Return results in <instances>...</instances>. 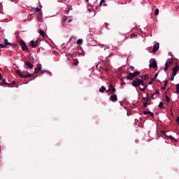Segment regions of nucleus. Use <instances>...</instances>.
Instances as JSON below:
<instances>
[{
	"mask_svg": "<svg viewBox=\"0 0 179 179\" xmlns=\"http://www.w3.org/2000/svg\"><path fill=\"white\" fill-rule=\"evenodd\" d=\"M141 85H143V80L139 78H136L133 82H131V85L134 86V87H139Z\"/></svg>",
	"mask_w": 179,
	"mask_h": 179,
	"instance_id": "f257e3e1",
	"label": "nucleus"
},
{
	"mask_svg": "<svg viewBox=\"0 0 179 179\" xmlns=\"http://www.w3.org/2000/svg\"><path fill=\"white\" fill-rule=\"evenodd\" d=\"M16 73L18 75V76H20V78H22L23 79H27V78H31V76H33V74H30L27 71H26L27 75H24L23 74V72L20 71V70H17Z\"/></svg>",
	"mask_w": 179,
	"mask_h": 179,
	"instance_id": "f03ea898",
	"label": "nucleus"
},
{
	"mask_svg": "<svg viewBox=\"0 0 179 179\" xmlns=\"http://www.w3.org/2000/svg\"><path fill=\"white\" fill-rule=\"evenodd\" d=\"M20 45L22 51H27L29 50V48H27V45H26V43H24V41L23 40L20 41Z\"/></svg>",
	"mask_w": 179,
	"mask_h": 179,
	"instance_id": "7ed1b4c3",
	"label": "nucleus"
},
{
	"mask_svg": "<svg viewBox=\"0 0 179 179\" xmlns=\"http://www.w3.org/2000/svg\"><path fill=\"white\" fill-rule=\"evenodd\" d=\"M135 77H134V74L133 73H129L127 76L122 78L120 79L121 82H122V80H124V79H127V80H132V79H134Z\"/></svg>",
	"mask_w": 179,
	"mask_h": 179,
	"instance_id": "20e7f679",
	"label": "nucleus"
},
{
	"mask_svg": "<svg viewBox=\"0 0 179 179\" xmlns=\"http://www.w3.org/2000/svg\"><path fill=\"white\" fill-rule=\"evenodd\" d=\"M150 63L149 66L150 68H153L154 69H156L157 68V63L156 62L155 59H151L150 60Z\"/></svg>",
	"mask_w": 179,
	"mask_h": 179,
	"instance_id": "39448f33",
	"label": "nucleus"
},
{
	"mask_svg": "<svg viewBox=\"0 0 179 179\" xmlns=\"http://www.w3.org/2000/svg\"><path fill=\"white\" fill-rule=\"evenodd\" d=\"M116 91H117V90L115 89V87H114V85L110 84L109 85V89L106 92H107V93H108V92H110V94H115Z\"/></svg>",
	"mask_w": 179,
	"mask_h": 179,
	"instance_id": "423d86ee",
	"label": "nucleus"
},
{
	"mask_svg": "<svg viewBox=\"0 0 179 179\" xmlns=\"http://www.w3.org/2000/svg\"><path fill=\"white\" fill-rule=\"evenodd\" d=\"M24 64L26 69H33V68L34 67V65L30 62H25Z\"/></svg>",
	"mask_w": 179,
	"mask_h": 179,
	"instance_id": "0eeeda50",
	"label": "nucleus"
},
{
	"mask_svg": "<svg viewBox=\"0 0 179 179\" xmlns=\"http://www.w3.org/2000/svg\"><path fill=\"white\" fill-rule=\"evenodd\" d=\"M112 94L110 96V101H117V100H118V97L117 96V94Z\"/></svg>",
	"mask_w": 179,
	"mask_h": 179,
	"instance_id": "6e6552de",
	"label": "nucleus"
},
{
	"mask_svg": "<svg viewBox=\"0 0 179 179\" xmlns=\"http://www.w3.org/2000/svg\"><path fill=\"white\" fill-rule=\"evenodd\" d=\"M159 43H156L154 46H153V49H152V52H157V51H159Z\"/></svg>",
	"mask_w": 179,
	"mask_h": 179,
	"instance_id": "1a4fd4ad",
	"label": "nucleus"
},
{
	"mask_svg": "<svg viewBox=\"0 0 179 179\" xmlns=\"http://www.w3.org/2000/svg\"><path fill=\"white\" fill-rule=\"evenodd\" d=\"M179 71V66L178 65H176L175 67L173 68L172 69V75L173 76H176L177 75V71Z\"/></svg>",
	"mask_w": 179,
	"mask_h": 179,
	"instance_id": "9d476101",
	"label": "nucleus"
},
{
	"mask_svg": "<svg viewBox=\"0 0 179 179\" xmlns=\"http://www.w3.org/2000/svg\"><path fill=\"white\" fill-rule=\"evenodd\" d=\"M38 45V41H31V46L32 47V48H36L37 46Z\"/></svg>",
	"mask_w": 179,
	"mask_h": 179,
	"instance_id": "9b49d317",
	"label": "nucleus"
},
{
	"mask_svg": "<svg viewBox=\"0 0 179 179\" xmlns=\"http://www.w3.org/2000/svg\"><path fill=\"white\" fill-rule=\"evenodd\" d=\"M138 78H141V79H143V82H145V80H148V79H149V74L139 76Z\"/></svg>",
	"mask_w": 179,
	"mask_h": 179,
	"instance_id": "f8f14e48",
	"label": "nucleus"
},
{
	"mask_svg": "<svg viewBox=\"0 0 179 179\" xmlns=\"http://www.w3.org/2000/svg\"><path fill=\"white\" fill-rule=\"evenodd\" d=\"M39 71H41V64H38L37 67L35 68L34 73H38Z\"/></svg>",
	"mask_w": 179,
	"mask_h": 179,
	"instance_id": "ddd939ff",
	"label": "nucleus"
},
{
	"mask_svg": "<svg viewBox=\"0 0 179 179\" xmlns=\"http://www.w3.org/2000/svg\"><path fill=\"white\" fill-rule=\"evenodd\" d=\"M143 114L144 115H148V114H150V115H151L152 118L155 117V114L150 111L145 110L143 112Z\"/></svg>",
	"mask_w": 179,
	"mask_h": 179,
	"instance_id": "4468645a",
	"label": "nucleus"
},
{
	"mask_svg": "<svg viewBox=\"0 0 179 179\" xmlns=\"http://www.w3.org/2000/svg\"><path fill=\"white\" fill-rule=\"evenodd\" d=\"M3 43L6 47H8V45H10V46L13 45V44L10 42L8 41V39H4Z\"/></svg>",
	"mask_w": 179,
	"mask_h": 179,
	"instance_id": "2eb2a0df",
	"label": "nucleus"
},
{
	"mask_svg": "<svg viewBox=\"0 0 179 179\" xmlns=\"http://www.w3.org/2000/svg\"><path fill=\"white\" fill-rule=\"evenodd\" d=\"M39 34L41 36V37H45V33L43 29H39L38 31Z\"/></svg>",
	"mask_w": 179,
	"mask_h": 179,
	"instance_id": "dca6fc26",
	"label": "nucleus"
},
{
	"mask_svg": "<svg viewBox=\"0 0 179 179\" xmlns=\"http://www.w3.org/2000/svg\"><path fill=\"white\" fill-rule=\"evenodd\" d=\"M133 73V76L134 78H136V76H139V75H141V72L140 71H134Z\"/></svg>",
	"mask_w": 179,
	"mask_h": 179,
	"instance_id": "f3484780",
	"label": "nucleus"
},
{
	"mask_svg": "<svg viewBox=\"0 0 179 179\" xmlns=\"http://www.w3.org/2000/svg\"><path fill=\"white\" fill-rule=\"evenodd\" d=\"M2 83L3 85H8V87H10V83H6V80L4 78L2 80Z\"/></svg>",
	"mask_w": 179,
	"mask_h": 179,
	"instance_id": "a211bd4d",
	"label": "nucleus"
},
{
	"mask_svg": "<svg viewBox=\"0 0 179 179\" xmlns=\"http://www.w3.org/2000/svg\"><path fill=\"white\" fill-rule=\"evenodd\" d=\"M100 93H104L106 92V87L104 86H102L101 88H99Z\"/></svg>",
	"mask_w": 179,
	"mask_h": 179,
	"instance_id": "6ab92c4d",
	"label": "nucleus"
},
{
	"mask_svg": "<svg viewBox=\"0 0 179 179\" xmlns=\"http://www.w3.org/2000/svg\"><path fill=\"white\" fill-rule=\"evenodd\" d=\"M143 100H145V103H148L149 101V100H150V97H149V94H147V99L145 97L143 98Z\"/></svg>",
	"mask_w": 179,
	"mask_h": 179,
	"instance_id": "aec40b11",
	"label": "nucleus"
},
{
	"mask_svg": "<svg viewBox=\"0 0 179 179\" xmlns=\"http://www.w3.org/2000/svg\"><path fill=\"white\" fill-rule=\"evenodd\" d=\"M169 139H171V141H173L175 142V143H177V139H176L174 137H173L172 136H169Z\"/></svg>",
	"mask_w": 179,
	"mask_h": 179,
	"instance_id": "412c9836",
	"label": "nucleus"
},
{
	"mask_svg": "<svg viewBox=\"0 0 179 179\" xmlns=\"http://www.w3.org/2000/svg\"><path fill=\"white\" fill-rule=\"evenodd\" d=\"M77 44H79V45L83 44V40H82V39H78V40L77 41Z\"/></svg>",
	"mask_w": 179,
	"mask_h": 179,
	"instance_id": "4be33fe9",
	"label": "nucleus"
},
{
	"mask_svg": "<svg viewBox=\"0 0 179 179\" xmlns=\"http://www.w3.org/2000/svg\"><path fill=\"white\" fill-rule=\"evenodd\" d=\"M165 97L166 103H170V97H169L167 95H166Z\"/></svg>",
	"mask_w": 179,
	"mask_h": 179,
	"instance_id": "5701e85b",
	"label": "nucleus"
},
{
	"mask_svg": "<svg viewBox=\"0 0 179 179\" xmlns=\"http://www.w3.org/2000/svg\"><path fill=\"white\" fill-rule=\"evenodd\" d=\"M40 10H41V9L39 8H34V11H35V12L38 13V12H40Z\"/></svg>",
	"mask_w": 179,
	"mask_h": 179,
	"instance_id": "b1692460",
	"label": "nucleus"
},
{
	"mask_svg": "<svg viewBox=\"0 0 179 179\" xmlns=\"http://www.w3.org/2000/svg\"><path fill=\"white\" fill-rule=\"evenodd\" d=\"M159 75V71L155 75V77L152 78V80H156V78H157Z\"/></svg>",
	"mask_w": 179,
	"mask_h": 179,
	"instance_id": "393cba45",
	"label": "nucleus"
},
{
	"mask_svg": "<svg viewBox=\"0 0 179 179\" xmlns=\"http://www.w3.org/2000/svg\"><path fill=\"white\" fill-rule=\"evenodd\" d=\"M163 106H164V103L163 102H159V108H163Z\"/></svg>",
	"mask_w": 179,
	"mask_h": 179,
	"instance_id": "a878e982",
	"label": "nucleus"
},
{
	"mask_svg": "<svg viewBox=\"0 0 179 179\" xmlns=\"http://www.w3.org/2000/svg\"><path fill=\"white\" fill-rule=\"evenodd\" d=\"M0 48H6V45L0 43Z\"/></svg>",
	"mask_w": 179,
	"mask_h": 179,
	"instance_id": "bb28decb",
	"label": "nucleus"
},
{
	"mask_svg": "<svg viewBox=\"0 0 179 179\" xmlns=\"http://www.w3.org/2000/svg\"><path fill=\"white\" fill-rule=\"evenodd\" d=\"M155 15L156 16H157V15H159V8H156V9H155Z\"/></svg>",
	"mask_w": 179,
	"mask_h": 179,
	"instance_id": "cd10ccee",
	"label": "nucleus"
},
{
	"mask_svg": "<svg viewBox=\"0 0 179 179\" xmlns=\"http://www.w3.org/2000/svg\"><path fill=\"white\" fill-rule=\"evenodd\" d=\"M157 97V95H156V94H153L152 95V96H151V98L153 99V100H155V99H156Z\"/></svg>",
	"mask_w": 179,
	"mask_h": 179,
	"instance_id": "c85d7f7f",
	"label": "nucleus"
},
{
	"mask_svg": "<svg viewBox=\"0 0 179 179\" xmlns=\"http://www.w3.org/2000/svg\"><path fill=\"white\" fill-rule=\"evenodd\" d=\"M136 36H138V35H136L135 33H133L131 34L130 37H131V38H134V37H136Z\"/></svg>",
	"mask_w": 179,
	"mask_h": 179,
	"instance_id": "c756f323",
	"label": "nucleus"
},
{
	"mask_svg": "<svg viewBox=\"0 0 179 179\" xmlns=\"http://www.w3.org/2000/svg\"><path fill=\"white\" fill-rule=\"evenodd\" d=\"M139 90L141 91V92H145V90H146V87H143V88H139Z\"/></svg>",
	"mask_w": 179,
	"mask_h": 179,
	"instance_id": "7c9ffc66",
	"label": "nucleus"
},
{
	"mask_svg": "<svg viewBox=\"0 0 179 179\" xmlns=\"http://www.w3.org/2000/svg\"><path fill=\"white\" fill-rule=\"evenodd\" d=\"M148 104H150V103L149 102H145L143 103V107H145V108H146V107H148Z\"/></svg>",
	"mask_w": 179,
	"mask_h": 179,
	"instance_id": "2f4dec72",
	"label": "nucleus"
},
{
	"mask_svg": "<svg viewBox=\"0 0 179 179\" xmlns=\"http://www.w3.org/2000/svg\"><path fill=\"white\" fill-rule=\"evenodd\" d=\"M78 64H79V62H78V60H74L73 62V65H75V66H76L78 65Z\"/></svg>",
	"mask_w": 179,
	"mask_h": 179,
	"instance_id": "473e14b6",
	"label": "nucleus"
},
{
	"mask_svg": "<svg viewBox=\"0 0 179 179\" xmlns=\"http://www.w3.org/2000/svg\"><path fill=\"white\" fill-rule=\"evenodd\" d=\"M174 76L173 74L171 75V78H169V80H174Z\"/></svg>",
	"mask_w": 179,
	"mask_h": 179,
	"instance_id": "72a5a7b5",
	"label": "nucleus"
},
{
	"mask_svg": "<svg viewBox=\"0 0 179 179\" xmlns=\"http://www.w3.org/2000/svg\"><path fill=\"white\" fill-rule=\"evenodd\" d=\"M166 64H168L169 66H170V65H173V61H171V60L168 61V62H166Z\"/></svg>",
	"mask_w": 179,
	"mask_h": 179,
	"instance_id": "f704fd0d",
	"label": "nucleus"
},
{
	"mask_svg": "<svg viewBox=\"0 0 179 179\" xmlns=\"http://www.w3.org/2000/svg\"><path fill=\"white\" fill-rule=\"evenodd\" d=\"M10 87H13V85H16V82H13L12 83H10Z\"/></svg>",
	"mask_w": 179,
	"mask_h": 179,
	"instance_id": "c9c22d12",
	"label": "nucleus"
},
{
	"mask_svg": "<svg viewBox=\"0 0 179 179\" xmlns=\"http://www.w3.org/2000/svg\"><path fill=\"white\" fill-rule=\"evenodd\" d=\"M141 86H144V87H148V85L145 84V81L143 80V84H141Z\"/></svg>",
	"mask_w": 179,
	"mask_h": 179,
	"instance_id": "e433bc0d",
	"label": "nucleus"
},
{
	"mask_svg": "<svg viewBox=\"0 0 179 179\" xmlns=\"http://www.w3.org/2000/svg\"><path fill=\"white\" fill-rule=\"evenodd\" d=\"M155 95H157V96H159V94H160V92H159V90H157L156 92H155V93H154Z\"/></svg>",
	"mask_w": 179,
	"mask_h": 179,
	"instance_id": "4c0bfd02",
	"label": "nucleus"
},
{
	"mask_svg": "<svg viewBox=\"0 0 179 179\" xmlns=\"http://www.w3.org/2000/svg\"><path fill=\"white\" fill-rule=\"evenodd\" d=\"M104 2H106V0H101L99 5L100 6L103 5V3H104Z\"/></svg>",
	"mask_w": 179,
	"mask_h": 179,
	"instance_id": "58836bf2",
	"label": "nucleus"
},
{
	"mask_svg": "<svg viewBox=\"0 0 179 179\" xmlns=\"http://www.w3.org/2000/svg\"><path fill=\"white\" fill-rule=\"evenodd\" d=\"M153 82H155V80H152L151 79V81L148 83V85H153Z\"/></svg>",
	"mask_w": 179,
	"mask_h": 179,
	"instance_id": "ea45409f",
	"label": "nucleus"
},
{
	"mask_svg": "<svg viewBox=\"0 0 179 179\" xmlns=\"http://www.w3.org/2000/svg\"><path fill=\"white\" fill-rule=\"evenodd\" d=\"M168 83H169V82L167 80H166L164 84V86H165V87L167 86Z\"/></svg>",
	"mask_w": 179,
	"mask_h": 179,
	"instance_id": "a19ab883",
	"label": "nucleus"
},
{
	"mask_svg": "<svg viewBox=\"0 0 179 179\" xmlns=\"http://www.w3.org/2000/svg\"><path fill=\"white\" fill-rule=\"evenodd\" d=\"M169 66H170L169 63H166L165 64V68H169Z\"/></svg>",
	"mask_w": 179,
	"mask_h": 179,
	"instance_id": "79ce46f5",
	"label": "nucleus"
},
{
	"mask_svg": "<svg viewBox=\"0 0 179 179\" xmlns=\"http://www.w3.org/2000/svg\"><path fill=\"white\" fill-rule=\"evenodd\" d=\"M169 69V68H167V67H165L164 69V71H165V72H167V70Z\"/></svg>",
	"mask_w": 179,
	"mask_h": 179,
	"instance_id": "37998d69",
	"label": "nucleus"
},
{
	"mask_svg": "<svg viewBox=\"0 0 179 179\" xmlns=\"http://www.w3.org/2000/svg\"><path fill=\"white\" fill-rule=\"evenodd\" d=\"M162 90H166V86L164 85L163 87H162Z\"/></svg>",
	"mask_w": 179,
	"mask_h": 179,
	"instance_id": "c03bdc74",
	"label": "nucleus"
},
{
	"mask_svg": "<svg viewBox=\"0 0 179 179\" xmlns=\"http://www.w3.org/2000/svg\"><path fill=\"white\" fill-rule=\"evenodd\" d=\"M103 71H105L106 72H108V69H103Z\"/></svg>",
	"mask_w": 179,
	"mask_h": 179,
	"instance_id": "a18cd8bd",
	"label": "nucleus"
},
{
	"mask_svg": "<svg viewBox=\"0 0 179 179\" xmlns=\"http://www.w3.org/2000/svg\"><path fill=\"white\" fill-rule=\"evenodd\" d=\"M176 89L179 90V84L176 85Z\"/></svg>",
	"mask_w": 179,
	"mask_h": 179,
	"instance_id": "49530a36",
	"label": "nucleus"
},
{
	"mask_svg": "<svg viewBox=\"0 0 179 179\" xmlns=\"http://www.w3.org/2000/svg\"><path fill=\"white\" fill-rule=\"evenodd\" d=\"M176 94H179V90L176 89Z\"/></svg>",
	"mask_w": 179,
	"mask_h": 179,
	"instance_id": "de8ad7c7",
	"label": "nucleus"
},
{
	"mask_svg": "<svg viewBox=\"0 0 179 179\" xmlns=\"http://www.w3.org/2000/svg\"><path fill=\"white\" fill-rule=\"evenodd\" d=\"M72 38H75V37L71 36V37L70 38V39H69V41H71V40H72Z\"/></svg>",
	"mask_w": 179,
	"mask_h": 179,
	"instance_id": "09e8293b",
	"label": "nucleus"
},
{
	"mask_svg": "<svg viewBox=\"0 0 179 179\" xmlns=\"http://www.w3.org/2000/svg\"><path fill=\"white\" fill-rule=\"evenodd\" d=\"M3 79V77L1 76V77H0V80H2Z\"/></svg>",
	"mask_w": 179,
	"mask_h": 179,
	"instance_id": "8fccbe9b",
	"label": "nucleus"
},
{
	"mask_svg": "<svg viewBox=\"0 0 179 179\" xmlns=\"http://www.w3.org/2000/svg\"><path fill=\"white\" fill-rule=\"evenodd\" d=\"M122 85H127L126 83H124V80H122Z\"/></svg>",
	"mask_w": 179,
	"mask_h": 179,
	"instance_id": "3c124183",
	"label": "nucleus"
},
{
	"mask_svg": "<svg viewBox=\"0 0 179 179\" xmlns=\"http://www.w3.org/2000/svg\"><path fill=\"white\" fill-rule=\"evenodd\" d=\"M108 57H106V62H108Z\"/></svg>",
	"mask_w": 179,
	"mask_h": 179,
	"instance_id": "603ef678",
	"label": "nucleus"
},
{
	"mask_svg": "<svg viewBox=\"0 0 179 179\" xmlns=\"http://www.w3.org/2000/svg\"><path fill=\"white\" fill-rule=\"evenodd\" d=\"M72 22V20H69V23Z\"/></svg>",
	"mask_w": 179,
	"mask_h": 179,
	"instance_id": "864d4df0",
	"label": "nucleus"
},
{
	"mask_svg": "<svg viewBox=\"0 0 179 179\" xmlns=\"http://www.w3.org/2000/svg\"><path fill=\"white\" fill-rule=\"evenodd\" d=\"M162 134H166V131H162Z\"/></svg>",
	"mask_w": 179,
	"mask_h": 179,
	"instance_id": "5fc2aeb1",
	"label": "nucleus"
},
{
	"mask_svg": "<svg viewBox=\"0 0 179 179\" xmlns=\"http://www.w3.org/2000/svg\"><path fill=\"white\" fill-rule=\"evenodd\" d=\"M0 86H3V85H2V83H0Z\"/></svg>",
	"mask_w": 179,
	"mask_h": 179,
	"instance_id": "6e6d98bb",
	"label": "nucleus"
},
{
	"mask_svg": "<svg viewBox=\"0 0 179 179\" xmlns=\"http://www.w3.org/2000/svg\"><path fill=\"white\" fill-rule=\"evenodd\" d=\"M1 76H2V74L0 73V78H1Z\"/></svg>",
	"mask_w": 179,
	"mask_h": 179,
	"instance_id": "4d7b16f0",
	"label": "nucleus"
},
{
	"mask_svg": "<svg viewBox=\"0 0 179 179\" xmlns=\"http://www.w3.org/2000/svg\"><path fill=\"white\" fill-rule=\"evenodd\" d=\"M69 13V10H67V11H66V13Z\"/></svg>",
	"mask_w": 179,
	"mask_h": 179,
	"instance_id": "13d9d810",
	"label": "nucleus"
},
{
	"mask_svg": "<svg viewBox=\"0 0 179 179\" xmlns=\"http://www.w3.org/2000/svg\"><path fill=\"white\" fill-rule=\"evenodd\" d=\"M100 78H101V79H103V76H101Z\"/></svg>",
	"mask_w": 179,
	"mask_h": 179,
	"instance_id": "bf43d9fd",
	"label": "nucleus"
},
{
	"mask_svg": "<svg viewBox=\"0 0 179 179\" xmlns=\"http://www.w3.org/2000/svg\"><path fill=\"white\" fill-rule=\"evenodd\" d=\"M85 1H87V2H89V0H85Z\"/></svg>",
	"mask_w": 179,
	"mask_h": 179,
	"instance_id": "052dcab7",
	"label": "nucleus"
},
{
	"mask_svg": "<svg viewBox=\"0 0 179 179\" xmlns=\"http://www.w3.org/2000/svg\"><path fill=\"white\" fill-rule=\"evenodd\" d=\"M132 69H134V67H131Z\"/></svg>",
	"mask_w": 179,
	"mask_h": 179,
	"instance_id": "680f3d73",
	"label": "nucleus"
},
{
	"mask_svg": "<svg viewBox=\"0 0 179 179\" xmlns=\"http://www.w3.org/2000/svg\"><path fill=\"white\" fill-rule=\"evenodd\" d=\"M38 51H40V49H38Z\"/></svg>",
	"mask_w": 179,
	"mask_h": 179,
	"instance_id": "e2e57ef3",
	"label": "nucleus"
},
{
	"mask_svg": "<svg viewBox=\"0 0 179 179\" xmlns=\"http://www.w3.org/2000/svg\"><path fill=\"white\" fill-rule=\"evenodd\" d=\"M0 71H1V69H0Z\"/></svg>",
	"mask_w": 179,
	"mask_h": 179,
	"instance_id": "0e129e2a",
	"label": "nucleus"
}]
</instances>
